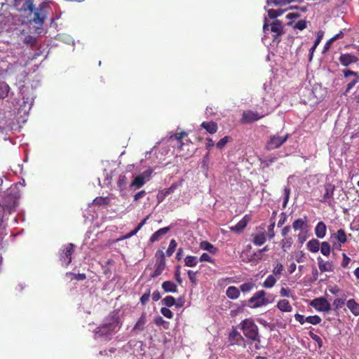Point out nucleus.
I'll return each mask as SVG.
<instances>
[{
    "label": "nucleus",
    "instance_id": "f257e3e1",
    "mask_svg": "<svg viewBox=\"0 0 359 359\" xmlns=\"http://www.w3.org/2000/svg\"><path fill=\"white\" fill-rule=\"evenodd\" d=\"M243 334L251 341L261 342L258 326L251 318H245L240 323Z\"/></svg>",
    "mask_w": 359,
    "mask_h": 359
},
{
    "label": "nucleus",
    "instance_id": "f03ea898",
    "mask_svg": "<svg viewBox=\"0 0 359 359\" xmlns=\"http://www.w3.org/2000/svg\"><path fill=\"white\" fill-rule=\"evenodd\" d=\"M47 8V4L43 2L39 8L34 11V17L30 21L35 25L36 29H41L43 28L44 21L48 15Z\"/></svg>",
    "mask_w": 359,
    "mask_h": 359
},
{
    "label": "nucleus",
    "instance_id": "7ed1b4c3",
    "mask_svg": "<svg viewBox=\"0 0 359 359\" xmlns=\"http://www.w3.org/2000/svg\"><path fill=\"white\" fill-rule=\"evenodd\" d=\"M266 292L264 290H259L257 292L248 299V306L251 308L255 309L269 304L270 301L266 297Z\"/></svg>",
    "mask_w": 359,
    "mask_h": 359
},
{
    "label": "nucleus",
    "instance_id": "20e7f679",
    "mask_svg": "<svg viewBox=\"0 0 359 359\" xmlns=\"http://www.w3.org/2000/svg\"><path fill=\"white\" fill-rule=\"evenodd\" d=\"M118 325V321H114L112 323H104L99 327H97L94 330V334L95 338L98 337H108L112 334L114 332V330Z\"/></svg>",
    "mask_w": 359,
    "mask_h": 359
},
{
    "label": "nucleus",
    "instance_id": "39448f33",
    "mask_svg": "<svg viewBox=\"0 0 359 359\" xmlns=\"http://www.w3.org/2000/svg\"><path fill=\"white\" fill-rule=\"evenodd\" d=\"M152 172L153 170L151 169H148L140 173L132 181L130 184V187L135 189H140L146 184L147 182L150 180Z\"/></svg>",
    "mask_w": 359,
    "mask_h": 359
},
{
    "label": "nucleus",
    "instance_id": "423d86ee",
    "mask_svg": "<svg viewBox=\"0 0 359 359\" xmlns=\"http://www.w3.org/2000/svg\"><path fill=\"white\" fill-rule=\"evenodd\" d=\"M74 252V245L73 243H68L63 246V248L60 251V261L65 267L69 266L72 262V256Z\"/></svg>",
    "mask_w": 359,
    "mask_h": 359
},
{
    "label": "nucleus",
    "instance_id": "0eeeda50",
    "mask_svg": "<svg viewBox=\"0 0 359 359\" xmlns=\"http://www.w3.org/2000/svg\"><path fill=\"white\" fill-rule=\"evenodd\" d=\"M288 137V134L284 136L278 135H271L265 145V149L268 151H271L279 148L287 141Z\"/></svg>",
    "mask_w": 359,
    "mask_h": 359
},
{
    "label": "nucleus",
    "instance_id": "6e6552de",
    "mask_svg": "<svg viewBox=\"0 0 359 359\" xmlns=\"http://www.w3.org/2000/svg\"><path fill=\"white\" fill-rule=\"evenodd\" d=\"M156 257L158 258L155 265V270L151 274V278H156L160 276L165 268V258L163 251L158 250L156 253Z\"/></svg>",
    "mask_w": 359,
    "mask_h": 359
},
{
    "label": "nucleus",
    "instance_id": "1a4fd4ad",
    "mask_svg": "<svg viewBox=\"0 0 359 359\" xmlns=\"http://www.w3.org/2000/svg\"><path fill=\"white\" fill-rule=\"evenodd\" d=\"M344 76L345 78H348L349 76H352L353 79L351 80L346 86V88L344 93V95H347V93L358 83H359V74L357 72H354L348 69H344L342 71Z\"/></svg>",
    "mask_w": 359,
    "mask_h": 359
},
{
    "label": "nucleus",
    "instance_id": "9d476101",
    "mask_svg": "<svg viewBox=\"0 0 359 359\" xmlns=\"http://www.w3.org/2000/svg\"><path fill=\"white\" fill-rule=\"evenodd\" d=\"M270 30L274 33L273 41L277 43L280 41V36L284 34L283 23L280 20H275L270 25Z\"/></svg>",
    "mask_w": 359,
    "mask_h": 359
},
{
    "label": "nucleus",
    "instance_id": "9b49d317",
    "mask_svg": "<svg viewBox=\"0 0 359 359\" xmlns=\"http://www.w3.org/2000/svg\"><path fill=\"white\" fill-rule=\"evenodd\" d=\"M311 305L319 311L329 312L331 310L330 304L325 297H318L313 299Z\"/></svg>",
    "mask_w": 359,
    "mask_h": 359
},
{
    "label": "nucleus",
    "instance_id": "f8f14e48",
    "mask_svg": "<svg viewBox=\"0 0 359 359\" xmlns=\"http://www.w3.org/2000/svg\"><path fill=\"white\" fill-rule=\"evenodd\" d=\"M264 115H259L257 112L252 110L245 111L243 113L241 121L243 123H252L263 118Z\"/></svg>",
    "mask_w": 359,
    "mask_h": 359
},
{
    "label": "nucleus",
    "instance_id": "ddd939ff",
    "mask_svg": "<svg viewBox=\"0 0 359 359\" xmlns=\"http://www.w3.org/2000/svg\"><path fill=\"white\" fill-rule=\"evenodd\" d=\"M339 60L342 66L348 67L351 64L356 63L358 61V57L351 53H344L341 54Z\"/></svg>",
    "mask_w": 359,
    "mask_h": 359
},
{
    "label": "nucleus",
    "instance_id": "4468645a",
    "mask_svg": "<svg viewBox=\"0 0 359 359\" xmlns=\"http://www.w3.org/2000/svg\"><path fill=\"white\" fill-rule=\"evenodd\" d=\"M250 218L248 215H245L235 226H230L231 231L236 233L242 232L249 223Z\"/></svg>",
    "mask_w": 359,
    "mask_h": 359
},
{
    "label": "nucleus",
    "instance_id": "2eb2a0df",
    "mask_svg": "<svg viewBox=\"0 0 359 359\" xmlns=\"http://www.w3.org/2000/svg\"><path fill=\"white\" fill-rule=\"evenodd\" d=\"M229 341H230L231 345H240V342L244 341L245 339L243 336L234 327H233L229 334Z\"/></svg>",
    "mask_w": 359,
    "mask_h": 359
},
{
    "label": "nucleus",
    "instance_id": "dca6fc26",
    "mask_svg": "<svg viewBox=\"0 0 359 359\" xmlns=\"http://www.w3.org/2000/svg\"><path fill=\"white\" fill-rule=\"evenodd\" d=\"M330 238L332 240L337 241L338 244H344L348 241L346 231L342 229H339L337 231L336 233H332L330 236Z\"/></svg>",
    "mask_w": 359,
    "mask_h": 359
},
{
    "label": "nucleus",
    "instance_id": "f3484780",
    "mask_svg": "<svg viewBox=\"0 0 359 359\" xmlns=\"http://www.w3.org/2000/svg\"><path fill=\"white\" fill-rule=\"evenodd\" d=\"M170 230V226H166L158 229L155 231L149 238L151 243L158 241L164 235H165Z\"/></svg>",
    "mask_w": 359,
    "mask_h": 359
},
{
    "label": "nucleus",
    "instance_id": "a211bd4d",
    "mask_svg": "<svg viewBox=\"0 0 359 359\" xmlns=\"http://www.w3.org/2000/svg\"><path fill=\"white\" fill-rule=\"evenodd\" d=\"M318 264L320 272H331L334 271V266L332 262H324L321 257L318 258Z\"/></svg>",
    "mask_w": 359,
    "mask_h": 359
},
{
    "label": "nucleus",
    "instance_id": "6ab92c4d",
    "mask_svg": "<svg viewBox=\"0 0 359 359\" xmlns=\"http://www.w3.org/2000/svg\"><path fill=\"white\" fill-rule=\"evenodd\" d=\"M315 234L318 238H323L327 232V226L323 222H318L314 229Z\"/></svg>",
    "mask_w": 359,
    "mask_h": 359
},
{
    "label": "nucleus",
    "instance_id": "aec40b11",
    "mask_svg": "<svg viewBox=\"0 0 359 359\" xmlns=\"http://www.w3.org/2000/svg\"><path fill=\"white\" fill-rule=\"evenodd\" d=\"M201 127L210 134H215L218 130L217 124L214 121H203Z\"/></svg>",
    "mask_w": 359,
    "mask_h": 359
},
{
    "label": "nucleus",
    "instance_id": "412c9836",
    "mask_svg": "<svg viewBox=\"0 0 359 359\" xmlns=\"http://www.w3.org/2000/svg\"><path fill=\"white\" fill-rule=\"evenodd\" d=\"M307 222V216H304V219H297L293 222L292 228L294 231L302 230L306 227Z\"/></svg>",
    "mask_w": 359,
    "mask_h": 359
},
{
    "label": "nucleus",
    "instance_id": "4be33fe9",
    "mask_svg": "<svg viewBox=\"0 0 359 359\" xmlns=\"http://www.w3.org/2000/svg\"><path fill=\"white\" fill-rule=\"evenodd\" d=\"M334 187L331 184H327L325 185V193L323 196L322 202H326L327 200L333 197Z\"/></svg>",
    "mask_w": 359,
    "mask_h": 359
},
{
    "label": "nucleus",
    "instance_id": "5701e85b",
    "mask_svg": "<svg viewBox=\"0 0 359 359\" xmlns=\"http://www.w3.org/2000/svg\"><path fill=\"white\" fill-rule=\"evenodd\" d=\"M162 288L165 292H177V286L175 283L170 280L164 281L162 283Z\"/></svg>",
    "mask_w": 359,
    "mask_h": 359
},
{
    "label": "nucleus",
    "instance_id": "b1692460",
    "mask_svg": "<svg viewBox=\"0 0 359 359\" xmlns=\"http://www.w3.org/2000/svg\"><path fill=\"white\" fill-rule=\"evenodd\" d=\"M201 249L209 252L212 255H215L218 252V249L208 241H202L200 243Z\"/></svg>",
    "mask_w": 359,
    "mask_h": 359
},
{
    "label": "nucleus",
    "instance_id": "393cba45",
    "mask_svg": "<svg viewBox=\"0 0 359 359\" xmlns=\"http://www.w3.org/2000/svg\"><path fill=\"white\" fill-rule=\"evenodd\" d=\"M277 307L283 312H290L292 310L291 304L287 299L280 300L277 304Z\"/></svg>",
    "mask_w": 359,
    "mask_h": 359
},
{
    "label": "nucleus",
    "instance_id": "a878e982",
    "mask_svg": "<svg viewBox=\"0 0 359 359\" xmlns=\"http://www.w3.org/2000/svg\"><path fill=\"white\" fill-rule=\"evenodd\" d=\"M266 241V235L265 232L257 233L253 236L252 243L257 245H262Z\"/></svg>",
    "mask_w": 359,
    "mask_h": 359
},
{
    "label": "nucleus",
    "instance_id": "bb28decb",
    "mask_svg": "<svg viewBox=\"0 0 359 359\" xmlns=\"http://www.w3.org/2000/svg\"><path fill=\"white\" fill-rule=\"evenodd\" d=\"M226 296L231 299H236L240 295V290L235 286H230L226 292Z\"/></svg>",
    "mask_w": 359,
    "mask_h": 359
},
{
    "label": "nucleus",
    "instance_id": "cd10ccee",
    "mask_svg": "<svg viewBox=\"0 0 359 359\" xmlns=\"http://www.w3.org/2000/svg\"><path fill=\"white\" fill-rule=\"evenodd\" d=\"M306 246L311 252H317L320 249V242L317 239L313 238L307 243Z\"/></svg>",
    "mask_w": 359,
    "mask_h": 359
},
{
    "label": "nucleus",
    "instance_id": "c85d7f7f",
    "mask_svg": "<svg viewBox=\"0 0 359 359\" xmlns=\"http://www.w3.org/2000/svg\"><path fill=\"white\" fill-rule=\"evenodd\" d=\"M346 304L347 307L350 309L353 315H359V304H358L354 299H349Z\"/></svg>",
    "mask_w": 359,
    "mask_h": 359
},
{
    "label": "nucleus",
    "instance_id": "c756f323",
    "mask_svg": "<svg viewBox=\"0 0 359 359\" xmlns=\"http://www.w3.org/2000/svg\"><path fill=\"white\" fill-rule=\"evenodd\" d=\"M9 90V86L5 81H0V99L6 97Z\"/></svg>",
    "mask_w": 359,
    "mask_h": 359
},
{
    "label": "nucleus",
    "instance_id": "7c9ffc66",
    "mask_svg": "<svg viewBox=\"0 0 359 359\" xmlns=\"http://www.w3.org/2000/svg\"><path fill=\"white\" fill-rule=\"evenodd\" d=\"M146 323V316L145 313H142L136 324L135 325L133 330L142 331L144 330V325Z\"/></svg>",
    "mask_w": 359,
    "mask_h": 359
},
{
    "label": "nucleus",
    "instance_id": "2f4dec72",
    "mask_svg": "<svg viewBox=\"0 0 359 359\" xmlns=\"http://www.w3.org/2000/svg\"><path fill=\"white\" fill-rule=\"evenodd\" d=\"M128 183V180L126 175L121 174L119 175L118 180L117 181V186L120 191H123L126 187Z\"/></svg>",
    "mask_w": 359,
    "mask_h": 359
},
{
    "label": "nucleus",
    "instance_id": "473e14b6",
    "mask_svg": "<svg viewBox=\"0 0 359 359\" xmlns=\"http://www.w3.org/2000/svg\"><path fill=\"white\" fill-rule=\"evenodd\" d=\"M198 260L195 256H187L184 259V265L189 267H194L198 264Z\"/></svg>",
    "mask_w": 359,
    "mask_h": 359
},
{
    "label": "nucleus",
    "instance_id": "72a5a7b5",
    "mask_svg": "<svg viewBox=\"0 0 359 359\" xmlns=\"http://www.w3.org/2000/svg\"><path fill=\"white\" fill-rule=\"evenodd\" d=\"M277 279L275 278V276L273 274L269 275L264 281L263 286L265 288H271L275 285Z\"/></svg>",
    "mask_w": 359,
    "mask_h": 359
},
{
    "label": "nucleus",
    "instance_id": "f704fd0d",
    "mask_svg": "<svg viewBox=\"0 0 359 359\" xmlns=\"http://www.w3.org/2000/svg\"><path fill=\"white\" fill-rule=\"evenodd\" d=\"M277 159L278 158L276 156H266L264 158L260 159V163L264 165V168H268L275 163Z\"/></svg>",
    "mask_w": 359,
    "mask_h": 359
},
{
    "label": "nucleus",
    "instance_id": "c9c22d12",
    "mask_svg": "<svg viewBox=\"0 0 359 359\" xmlns=\"http://www.w3.org/2000/svg\"><path fill=\"white\" fill-rule=\"evenodd\" d=\"M34 8V5L33 4V0H25L22 6L19 9L25 11H29L30 12H32Z\"/></svg>",
    "mask_w": 359,
    "mask_h": 359
},
{
    "label": "nucleus",
    "instance_id": "e433bc0d",
    "mask_svg": "<svg viewBox=\"0 0 359 359\" xmlns=\"http://www.w3.org/2000/svg\"><path fill=\"white\" fill-rule=\"evenodd\" d=\"M320 252L325 256H328L331 252L330 245L328 242L324 241L320 245Z\"/></svg>",
    "mask_w": 359,
    "mask_h": 359
},
{
    "label": "nucleus",
    "instance_id": "4c0bfd02",
    "mask_svg": "<svg viewBox=\"0 0 359 359\" xmlns=\"http://www.w3.org/2000/svg\"><path fill=\"white\" fill-rule=\"evenodd\" d=\"M177 245V243L175 239H172L170 241L168 248L166 250V255L168 257H170L172 255V254L175 252V251L176 250Z\"/></svg>",
    "mask_w": 359,
    "mask_h": 359
},
{
    "label": "nucleus",
    "instance_id": "58836bf2",
    "mask_svg": "<svg viewBox=\"0 0 359 359\" xmlns=\"http://www.w3.org/2000/svg\"><path fill=\"white\" fill-rule=\"evenodd\" d=\"M306 320L307 323L316 325L319 324L322 320L320 316L315 315L306 317Z\"/></svg>",
    "mask_w": 359,
    "mask_h": 359
},
{
    "label": "nucleus",
    "instance_id": "ea45409f",
    "mask_svg": "<svg viewBox=\"0 0 359 359\" xmlns=\"http://www.w3.org/2000/svg\"><path fill=\"white\" fill-rule=\"evenodd\" d=\"M67 276H72L71 280L75 279L77 280H83L86 278V276L85 273H74L72 272H68L66 273Z\"/></svg>",
    "mask_w": 359,
    "mask_h": 359
},
{
    "label": "nucleus",
    "instance_id": "a19ab883",
    "mask_svg": "<svg viewBox=\"0 0 359 359\" xmlns=\"http://www.w3.org/2000/svg\"><path fill=\"white\" fill-rule=\"evenodd\" d=\"M163 304L168 306V307H171L173 305L175 304V299L172 297V296H167L165 297L163 300Z\"/></svg>",
    "mask_w": 359,
    "mask_h": 359
},
{
    "label": "nucleus",
    "instance_id": "79ce46f5",
    "mask_svg": "<svg viewBox=\"0 0 359 359\" xmlns=\"http://www.w3.org/2000/svg\"><path fill=\"white\" fill-rule=\"evenodd\" d=\"M255 286V284L252 282H248L242 284L240 286L241 290L243 292H250Z\"/></svg>",
    "mask_w": 359,
    "mask_h": 359
},
{
    "label": "nucleus",
    "instance_id": "37998d69",
    "mask_svg": "<svg viewBox=\"0 0 359 359\" xmlns=\"http://www.w3.org/2000/svg\"><path fill=\"white\" fill-rule=\"evenodd\" d=\"M151 295V289L148 288L146 292L140 297V302L142 305H146L149 300Z\"/></svg>",
    "mask_w": 359,
    "mask_h": 359
},
{
    "label": "nucleus",
    "instance_id": "c03bdc74",
    "mask_svg": "<svg viewBox=\"0 0 359 359\" xmlns=\"http://www.w3.org/2000/svg\"><path fill=\"white\" fill-rule=\"evenodd\" d=\"M309 335L313 341L317 342L319 348H321L323 346V340L318 335L314 334L311 331L309 332Z\"/></svg>",
    "mask_w": 359,
    "mask_h": 359
},
{
    "label": "nucleus",
    "instance_id": "a18cd8bd",
    "mask_svg": "<svg viewBox=\"0 0 359 359\" xmlns=\"http://www.w3.org/2000/svg\"><path fill=\"white\" fill-rule=\"evenodd\" d=\"M292 244V238L291 237L285 238L281 241V247L285 250L286 248H290Z\"/></svg>",
    "mask_w": 359,
    "mask_h": 359
},
{
    "label": "nucleus",
    "instance_id": "49530a36",
    "mask_svg": "<svg viewBox=\"0 0 359 359\" xmlns=\"http://www.w3.org/2000/svg\"><path fill=\"white\" fill-rule=\"evenodd\" d=\"M284 270L283 265L281 263H277L273 269V275H280Z\"/></svg>",
    "mask_w": 359,
    "mask_h": 359
},
{
    "label": "nucleus",
    "instance_id": "de8ad7c7",
    "mask_svg": "<svg viewBox=\"0 0 359 359\" xmlns=\"http://www.w3.org/2000/svg\"><path fill=\"white\" fill-rule=\"evenodd\" d=\"M229 140V136H225L216 144V147L219 149H223Z\"/></svg>",
    "mask_w": 359,
    "mask_h": 359
},
{
    "label": "nucleus",
    "instance_id": "09e8293b",
    "mask_svg": "<svg viewBox=\"0 0 359 359\" xmlns=\"http://www.w3.org/2000/svg\"><path fill=\"white\" fill-rule=\"evenodd\" d=\"M161 313L163 314V316H165L167 318L171 319L173 318L172 312L166 307H162L161 309Z\"/></svg>",
    "mask_w": 359,
    "mask_h": 359
},
{
    "label": "nucleus",
    "instance_id": "8fccbe9b",
    "mask_svg": "<svg viewBox=\"0 0 359 359\" xmlns=\"http://www.w3.org/2000/svg\"><path fill=\"white\" fill-rule=\"evenodd\" d=\"M170 194V189H165L163 190L160 194L157 196L158 202L161 203L163 201L164 198Z\"/></svg>",
    "mask_w": 359,
    "mask_h": 359
},
{
    "label": "nucleus",
    "instance_id": "3c124183",
    "mask_svg": "<svg viewBox=\"0 0 359 359\" xmlns=\"http://www.w3.org/2000/svg\"><path fill=\"white\" fill-rule=\"evenodd\" d=\"M275 221H273L271 224L268 226V237L269 239L273 238L275 236L274 232Z\"/></svg>",
    "mask_w": 359,
    "mask_h": 359
},
{
    "label": "nucleus",
    "instance_id": "603ef678",
    "mask_svg": "<svg viewBox=\"0 0 359 359\" xmlns=\"http://www.w3.org/2000/svg\"><path fill=\"white\" fill-rule=\"evenodd\" d=\"M282 14L281 11L274 9H269L268 11V15L270 18L274 19Z\"/></svg>",
    "mask_w": 359,
    "mask_h": 359
},
{
    "label": "nucleus",
    "instance_id": "864d4df0",
    "mask_svg": "<svg viewBox=\"0 0 359 359\" xmlns=\"http://www.w3.org/2000/svg\"><path fill=\"white\" fill-rule=\"evenodd\" d=\"M307 22L306 20H299L298 21L294 26V28L297 29L299 30H303L306 28Z\"/></svg>",
    "mask_w": 359,
    "mask_h": 359
},
{
    "label": "nucleus",
    "instance_id": "5fc2aeb1",
    "mask_svg": "<svg viewBox=\"0 0 359 359\" xmlns=\"http://www.w3.org/2000/svg\"><path fill=\"white\" fill-rule=\"evenodd\" d=\"M199 261L214 263V259L208 253H203L199 258Z\"/></svg>",
    "mask_w": 359,
    "mask_h": 359
},
{
    "label": "nucleus",
    "instance_id": "6e6d98bb",
    "mask_svg": "<svg viewBox=\"0 0 359 359\" xmlns=\"http://www.w3.org/2000/svg\"><path fill=\"white\" fill-rule=\"evenodd\" d=\"M342 258H343V259H342L341 266L343 268H347L348 264L351 262V259L346 255V253L342 254Z\"/></svg>",
    "mask_w": 359,
    "mask_h": 359
},
{
    "label": "nucleus",
    "instance_id": "4d7b16f0",
    "mask_svg": "<svg viewBox=\"0 0 359 359\" xmlns=\"http://www.w3.org/2000/svg\"><path fill=\"white\" fill-rule=\"evenodd\" d=\"M196 273L197 272H194V271H191V270H189L187 271V275H188L189 279L190 280V281L193 284H196Z\"/></svg>",
    "mask_w": 359,
    "mask_h": 359
},
{
    "label": "nucleus",
    "instance_id": "13d9d810",
    "mask_svg": "<svg viewBox=\"0 0 359 359\" xmlns=\"http://www.w3.org/2000/svg\"><path fill=\"white\" fill-rule=\"evenodd\" d=\"M187 135V134L185 132H181L179 133H176L173 135H171L170 139L175 138L177 141L181 142L182 139Z\"/></svg>",
    "mask_w": 359,
    "mask_h": 359
},
{
    "label": "nucleus",
    "instance_id": "bf43d9fd",
    "mask_svg": "<svg viewBox=\"0 0 359 359\" xmlns=\"http://www.w3.org/2000/svg\"><path fill=\"white\" fill-rule=\"evenodd\" d=\"M280 296L290 297H291V291L289 288L282 287L280 291Z\"/></svg>",
    "mask_w": 359,
    "mask_h": 359
},
{
    "label": "nucleus",
    "instance_id": "052dcab7",
    "mask_svg": "<svg viewBox=\"0 0 359 359\" xmlns=\"http://www.w3.org/2000/svg\"><path fill=\"white\" fill-rule=\"evenodd\" d=\"M287 221V215L285 212L280 214V218L278 222V226H282Z\"/></svg>",
    "mask_w": 359,
    "mask_h": 359
},
{
    "label": "nucleus",
    "instance_id": "680f3d73",
    "mask_svg": "<svg viewBox=\"0 0 359 359\" xmlns=\"http://www.w3.org/2000/svg\"><path fill=\"white\" fill-rule=\"evenodd\" d=\"M344 304V301L340 298L335 299L333 305L336 309L341 308Z\"/></svg>",
    "mask_w": 359,
    "mask_h": 359
},
{
    "label": "nucleus",
    "instance_id": "e2e57ef3",
    "mask_svg": "<svg viewBox=\"0 0 359 359\" xmlns=\"http://www.w3.org/2000/svg\"><path fill=\"white\" fill-rule=\"evenodd\" d=\"M295 259L298 263L303 262L304 261V253L302 251L297 252L295 256Z\"/></svg>",
    "mask_w": 359,
    "mask_h": 359
},
{
    "label": "nucleus",
    "instance_id": "0e129e2a",
    "mask_svg": "<svg viewBox=\"0 0 359 359\" xmlns=\"http://www.w3.org/2000/svg\"><path fill=\"white\" fill-rule=\"evenodd\" d=\"M154 323L158 326L164 325V324L167 323L161 316L156 317L154 318Z\"/></svg>",
    "mask_w": 359,
    "mask_h": 359
},
{
    "label": "nucleus",
    "instance_id": "69168bd1",
    "mask_svg": "<svg viewBox=\"0 0 359 359\" xmlns=\"http://www.w3.org/2000/svg\"><path fill=\"white\" fill-rule=\"evenodd\" d=\"M294 318L302 325L306 322V318L303 315H301L299 313H296L294 315Z\"/></svg>",
    "mask_w": 359,
    "mask_h": 359
},
{
    "label": "nucleus",
    "instance_id": "338daca9",
    "mask_svg": "<svg viewBox=\"0 0 359 359\" xmlns=\"http://www.w3.org/2000/svg\"><path fill=\"white\" fill-rule=\"evenodd\" d=\"M25 42L26 43H29L32 46H34L36 44V39L32 36H28L25 39Z\"/></svg>",
    "mask_w": 359,
    "mask_h": 359
},
{
    "label": "nucleus",
    "instance_id": "774afa93",
    "mask_svg": "<svg viewBox=\"0 0 359 359\" xmlns=\"http://www.w3.org/2000/svg\"><path fill=\"white\" fill-rule=\"evenodd\" d=\"M146 194H147V192L144 190H142V191L137 192L134 196V201H138L140 198L144 197Z\"/></svg>",
    "mask_w": 359,
    "mask_h": 359
}]
</instances>
